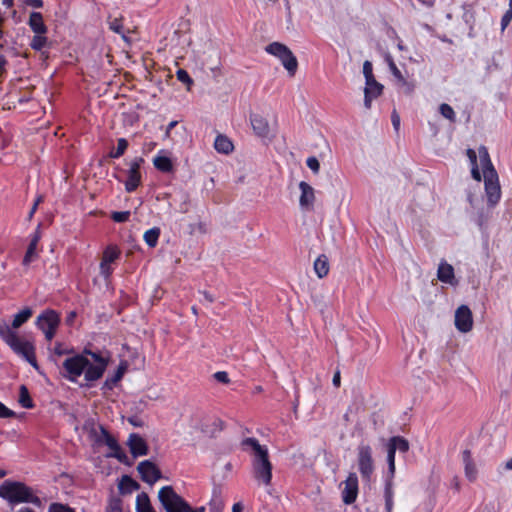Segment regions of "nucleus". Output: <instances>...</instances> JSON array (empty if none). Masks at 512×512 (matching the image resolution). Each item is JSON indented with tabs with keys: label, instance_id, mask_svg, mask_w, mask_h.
I'll return each mask as SVG.
<instances>
[{
	"label": "nucleus",
	"instance_id": "1",
	"mask_svg": "<svg viewBox=\"0 0 512 512\" xmlns=\"http://www.w3.org/2000/svg\"><path fill=\"white\" fill-rule=\"evenodd\" d=\"M108 363L109 358L85 348L82 353L74 354L64 360L63 376L71 382H76L84 374L85 380L92 383L102 378Z\"/></svg>",
	"mask_w": 512,
	"mask_h": 512
},
{
	"label": "nucleus",
	"instance_id": "2",
	"mask_svg": "<svg viewBox=\"0 0 512 512\" xmlns=\"http://www.w3.org/2000/svg\"><path fill=\"white\" fill-rule=\"evenodd\" d=\"M240 445L243 451L251 452L252 472L255 480L265 486L271 485L273 465L269 458L268 448L261 445L254 437L244 438Z\"/></svg>",
	"mask_w": 512,
	"mask_h": 512
},
{
	"label": "nucleus",
	"instance_id": "3",
	"mask_svg": "<svg viewBox=\"0 0 512 512\" xmlns=\"http://www.w3.org/2000/svg\"><path fill=\"white\" fill-rule=\"evenodd\" d=\"M0 498L7 501L11 510L17 504L31 503L37 507H40L42 502L41 499L35 495L33 489L26 485L24 482L5 480L0 485Z\"/></svg>",
	"mask_w": 512,
	"mask_h": 512
},
{
	"label": "nucleus",
	"instance_id": "4",
	"mask_svg": "<svg viewBox=\"0 0 512 512\" xmlns=\"http://www.w3.org/2000/svg\"><path fill=\"white\" fill-rule=\"evenodd\" d=\"M0 338L31 366L35 369L39 368L33 343L27 340H22L6 322H0Z\"/></svg>",
	"mask_w": 512,
	"mask_h": 512
},
{
	"label": "nucleus",
	"instance_id": "5",
	"mask_svg": "<svg viewBox=\"0 0 512 512\" xmlns=\"http://www.w3.org/2000/svg\"><path fill=\"white\" fill-rule=\"evenodd\" d=\"M265 51L277 57L291 76L295 75L298 68V61L286 45L280 42H272L265 47Z\"/></svg>",
	"mask_w": 512,
	"mask_h": 512
},
{
	"label": "nucleus",
	"instance_id": "6",
	"mask_svg": "<svg viewBox=\"0 0 512 512\" xmlns=\"http://www.w3.org/2000/svg\"><path fill=\"white\" fill-rule=\"evenodd\" d=\"M158 499L166 512H185L189 508V503L169 485L159 490Z\"/></svg>",
	"mask_w": 512,
	"mask_h": 512
},
{
	"label": "nucleus",
	"instance_id": "7",
	"mask_svg": "<svg viewBox=\"0 0 512 512\" xmlns=\"http://www.w3.org/2000/svg\"><path fill=\"white\" fill-rule=\"evenodd\" d=\"M35 324L44 333L46 340L51 341L60 324V316L55 310L46 309L37 317Z\"/></svg>",
	"mask_w": 512,
	"mask_h": 512
},
{
	"label": "nucleus",
	"instance_id": "8",
	"mask_svg": "<svg viewBox=\"0 0 512 512\" xmlns=\"http://www.w3.org/2000/svg\"><path fill=\"white\" fill-rule=\"evenodd\" d=\"M357 465L363 481L370 482L374 473V460L370 445L360 444L357 447Z\"/></svg>",
	"mask_w": 512,
	"mask_h": 512
},
{
	"label": "nucleus",
	"instance_id": "9",
	"mask_svg": "<svg viewBox=\"0 0 512 512\" xmlns=\"http://www.w3.org/2000/svg\"><path fill=\"white\" fill-rule=\"evenodd\" d=\"M483 177L488 203L493 206L497 204L501 198V188L497 171L490 169L488 172H485Z\"/></svg>",
	"mask_w": 512,
	"mask_h": 512
},
{
	"label": "nucleus",
	"instance_id": "10",
	"mask_svg": "<svg viewBox=\"0 0 512 512\" xmlns=\"http://www.w3.org/2000/svg\"><path fill=\"white\" fill-rule=\"evenodd\" d=\"M121 256V250L116 245H108L103 253L99 265L100 274L104 279H109L112 275L114 268L112 263L117 261Z\"/></svg>",
	"mask_w": 512,
	"mask_h": 512
},
{
	"label": "nucleus",
	"instance_id": "11",
	"mask_svg": "<svg viewBox=\"0 0 512 512\" xmlns=\"http://www.w3.org/2000/svg\"><path fill=\"white\" fill-rule=\"evenodd\" d=\"M143 164L144 159L142 157H135L131 160L127 171V180L124 183L125 190L128 193L134 192L140 186L142 181L140 168Z\"/></svg>",
	"mask_w": 512,
	"mask_h": 512
},
{
	"label": "nucleus",
	"instance_id": "12",
	"mask_svg": "<svg viewBox=\"0 0 512 512\" xmlns=\"http://www.w3.org/2000/svg\"><path fill=\"white\" fill-rule=\"evenodd\" d=\"M103 439L107 447L111 450L108 457L116 458L120 463L131 466L132 461L119 445L117 439L109 433L105 428H101Z\"/></svg>",
	"mask_w": 512,
	"mask_h": 512
},
{
	"label": "nucleus",
	"instance_id": "13",
	"mask_svg": "<svg viewBox=\"0 0 512 512\" xmlns=\"http://www.w3.org/2000/svg\"><path fill=\"white\" fill-rule=\"evenodd\" d=\"M137 471L141 480L150 485H153L162 477L161 470L150 460L141 461L137 466Z\"/></svg>",
	"mask_w": 512,
	"mask_h": 512
},
{
	"label": "nucleus",
	"instance_id": "14",
	"mask_svg": "<svg viewBox=\"0 0 512 512\" xmlns=\"http://www.w3.org/2000/svg\"><path fill=\"white\" fill-rule=\"evenodd\" d=\"M455 326L463 333H467L472 330L473 317L470 308L466 305H461L455 312Z\"/></svg>",
	"mask_w": 512,
	"mask_h": 512
},
{
	"label": "nucleus",
	"instance_id": "15",
	"mask_svg": "<svg viewBox=\"0 0 512 512\" xmlns=\"http://www.w3.org/2000/svg\"><path fill=\"white\" fill-rule=\"evenodd\" d=\"M42 224L39 223L35 231L30 235V242L22 260V265L28 267L37 257V247L42 237Z\"/></svg>",
	"mask_w": 512,
	"mask_h": 512
},
{
	"label": "nucleus",
	"instance_id": "16",
	"mask_svg": "<svg viewBox=\"0 0 512 512\" xmlns=\"http://www.w3.org/2000/svg\"><path fill=\"white\" fill-rule=\"evenodd\" d=\"M344 489L342 490V501L350 505L356 501L358 496V477L356 473L351 472L344 481Z\"/></svg>",
	"mask_w": 512,
	"mask_h": 512
},
{
	"label": "nucleus",
	"instance_id": "17",
	"mask_svg": "<svg viewBox=\"0 0 512 512\" xmlns=\"http://www.w3.org/2000/svg\"><path fill=\"white\" fill-rule=\"evenodd\" d=\"M130 453L134 458L145 456L149 453L146 440L138 433H131L127 440Z\"/></svg>",
	"mask_w": 512,
	"mask_h": 512
},
{
	"label": "nucleus",
	"instance_id": "18",
	"mask_svg": "<svg viewBox=\"0 0 512 512\" xmlns=\"http://www.w3.org/2000/svg\"><path fill=\"white\" fill-rule=\"evenodd\" d=\"M301 195L299 198V205L301 209L312 211L314 209L315 191L314 188L305 181L299 183Z\"/></svg>",
	"mask_w": 512,
	"mask_h": 512
},
{
	"label": "nucleus",
	"instance_id": "19",
	"mask_svg": "<svg viewBox=\"0 0 512 512\" xmlns=\"http://www.w3.org/2000/svg\"><path fill=\"white\" fill-rule=\"evenodd\" d=\"M250 123L254 133L260 138H267L270 134L268 120L260 114H251Z\"/></svg>",
	"mask_w": 512,
	"mask_h": 512
},
{
	"label": "nucleus",
	"instance_id": "20",
	"mask_svg": "<svg viewBox=\"0 0 512 512\" xmlns=\"http://www.w3.org/2000/svg\"><path fill=\"white\" fill-rule=\"evenodd\" d=\"M382 91L383 85L377 82L375 78L372 83L370 81H366V86L364 89V105L367 109L371 108L373 99L379 97L382 94Z\"/></svg>",
	"mask_w": 512,
	"mask_h": 512
},
{
	"label": "nucleus",
	"instance_id": "21",
	"mask_svg": "<svg viewBox=\"0 0 512 512\" xmlns=\"http://www.w3.org/2000/svg\"><path fill=\"white\" fill-rule=\"evenodd\" d=\"M462 460L464 463L465 476L470 482H474L477 478V468L472 459L471 451L466 449L462 452Z\"/></svg>",
	"mask_w": 512,
	"mask_h": 512
},
{
	"label": "nucleus",
	"instance_id": "22",
	"mask_svg": "<svg viewBox=\"0 0 512 512\" xmlns=\"http://www.w3.org/2000/svg\"><path fill=\"white\" fill-rule=\"evenodd\" d=\"M28 25L35 34H46L48 31L40 12H32L30 14Z\"/></svg>",
	"mask_w": 512,
	"mask_h": 512
},
{
	"label": "nucleus",
	"instance_id": "23",
	"mask_svg": "<svg viewBox=\"0 0 512 512\" xmlns=\"http://www.w3.org/2000/svg\"><path fill=\"white\" fill-rule=\"evenodd\" d=\"M438 279L446 284H453L455 280L454 268L452 265L448 264L446 261H442L439 264L437 270Z\"/></svg>",
	"mask_w": 512,
	"mask_h": 512
},
{
	"label": "nucleus",
	"instance_id": "24",
	"mask_svg": "<svg viewBox=\"0 0 512 512\" xmlns=\"http://www.w3.org/2000/svg\"><path fill=\"white\" fill-rule=\"evenodd\" d=\"M330 270L329 260L325 254L319 255L314 261V271L319 278H324Z\"/></svg>",
	"mask_w": 512,
	"mask_h": 512
},
{
	"label": "nucleus",
	"instance_id": "25",
	"mask_svg": "<svg viewBox=\"0 0 512 512\" xmlns=\"http://www.w3.org/2000/svg\"><path fill=\"white\" fill-rule=\"evenodd\" d=\"M214 148L219 153L229 154L233 151L234 146L227 136L220 134L215 138Z\"/></svg>",
	"mask_w": 512,
	"mask_h": 512
},
{
	"label": "nucleus",
	"instance_id": "26",
	"mask_svg": "<svg viewBox=\"0 0 512 512\" xmlns=\"http://www.w3.org/2000/svg\"><path fill=\"white\" fill-rule=\"evenodd\" d=\"M33 315V310L30 307H25L17 314L14 315L11 329H17L21 327L24 323H26Z\"/></svg>",
	"mask_w": 512,
	"mask_h": 512
},
{
	"label": "nucleus",
	"instance_id": "27",
	"mask_svg": "<svg viewBox=\"0 0 512 512\" xmlns=\"http://www.w3.org/2000/svg\"><path fill=\"white\" fill-rule=\"evenodd\" d=\"M136 512H156L151 505V501L147 493L141 492L137 495Z\"/></svg>",
	"mask_w": 512,
	"mask_h": 512
},
{
	"label": "nucleus",
	"instance_id": "28",
	"mask_svg": "<svg viewBox=\"0 0 512 512\" xmlns=\"http://www.w3.org/2000/svg\"><path fill=\"white\" fill-rule=\"evenodd\" d=\"M153 164L157 170L163 173H170L173 171V163L167 156L157 155L153 159Z\"/></svg>",
	"mask_w": 512,
	"mask_h": 512
},
{
	"label": "nucleus",
	"instance_id": "29",
	"mask_svg": "<svg viewBox=\"0 0 512 512\" xmlns=\"http://www.w3.org/2000/svg\"><path fill=\"white\" fill-rule=\"evenodd\" d=\"M139 488V483L135 481L133 478H131L128 475L122 476L119 483V490L122 494L131 493L132 491L138 490Z\"/></svg>",
	"mask_w": 512,
	"mask_h": 512
},
{
	"label": "nucleus",
	"instance_id": "30",
	"mask_svg": "<svg viewBox=\"0 0 512 512\" xmlns=\"http://www.w3.org/2000/svg\"><path fill=\"white\" fill-rule=\"evenodd\" d=\"M393 481L391 479L385 480V487H384V498H385V509L386 512H392L393 509Z\"/></svg>",
	"mask_w": 512,
	"mask_h": 512
},
{
	"label": "nucleus",
	"instance_id": "31",
	"mask_svg": "<svg viewBox=\"0 0 512 512\" xmlns=\"http://www.w3.org/2000/svg\"><path fill=\"white\" fill-rule=\"evenodd\" d=\"M161 234V230L159 227H153L145 231L143 235V239L145 243L150 247L154 248L158 244V240Z\"/></svg>",
	"mask_w": 512,
	"mask_h": 512
},
{
	"label": "nucleus",
	"instance_id": "32",
	"mask_svg": "<svg viewBox=\"0 0 512 512\" xmlns=\"http://www.w3.org/2000/svg\"><path fill=\"white\" fill-rule=\"evenodd\" d=\"M389 447H395V451H400L401 453H406L409 450V442L402 436H393L389 439L388 442Z\"/></svg>",
	"mask_w": 512,
	"mask_h": 512
},
{
	"label": "nucleus",
	"instance_id": "33",
	"mask_svg": "<svg viewBox=\"0 0 512 512\" xmlns=\"http://www.w3.org/2000/svg\"><path fill=\"white\" fill-rule=\"evenodd\" d=\"M127 369L126 363H121L117 370L115 371L114 375L111 377H108L105 381V385L109 388H112L115 386L124 376Z\"/></svg>",
	"mask_w": 512,
	"mask_h": 512
},
{
	"label": "nucleus",
	"instance_id": "34",
	"mask_svg": "<svg viewBox=\"0 0 512 512\" xmlns=\"http://www.w3.org/2000/svg\"><path fill=\"white\" fill-rule=\"evenodd\" d=\"M128 146H129V143H128L127 139L119 138L117 140V147L115 149H112L108 153V156L112 159H119L120 157H122L124 155Z\"/></svg>",
	"mask_w": 512,
	"mask_h": 512
},
{
	"label": "nucleus",
	"instance_id": "35",
	"mask_svg": "<svg viewBox=\"0 0 512 512\" xmlns=\"http://www.w3.org/2000/svg\"><path fill=\"white\" fill-rule=\"evenodd\" d=\"M395 447H389L387 445V463H388V473L386 479H391L393 481L395 475Z\"/></svg>",
	"mask_w": 512,
	"mask_h": 512
},
{
	"label": "nucleus",
	"instance_id": "36",
	"mask_svg": "<svg viewBox=\"0 0 512 512\" xmlns=\"http://www.w3.org/2000/svg\"><path fill=\"white\" fill-rule=\"evenodd\" d=\"M19 403L22 407L27 409H31L34 407L33 400L30 397L29 391L25 385L20 386Z\"/></svg>",
	"mask_w": 512,
	"mask_h": 512
},
{
	"label": "nucleus",
	"instance_id": "37",
	"mask_svg": "<svg viewBox=\"0 0 512 512\" xmlns=\"http://www.w3.org/2000/svg\"><path fill=\"white\" fill-rule=\"evenodd\" d=\"M479 157H480V161L482 164L483 175L485 174V172H488V170L495 169L491 162V159H490V156H489V153H488V150L486 147L481 146L479 148Z\"/></svg>",
	"mask_w": 512,
	"mask_h": 512
},
{
	"label": "nucleus",
	"instance_id": "38",
	"mask_svg": "<svg viewBox=\"0 0 512 512\" xmlns=\"http://www.w3.org/2000/svg\"><path fill=\"white\" fill-rule=\"evenodd\" d=\"M479 157H480V161L482 164L483 175L485 174V172H488V170L495 169L491 162V159H490V156H489V153H488V150L486 147L481 146L479 148Z\"/></svg>",
	"mask_w": 512,
	"mask_h": 512
},
{
	"label": "nucleus",
	"instance_id": "39",
	"mask_svg": "<svg viewBox=\"0 0 512 512\" xmlns=\"http://www.w3.org/2000/svg\"><path fill=\"white\" fill-rule=\"evenodd\" d=\"M48 39L45 34H35L30 42V47L35 51H41L47 46Z\"/></svg>",
	"mask_w": 512,
	"mask_h": 512
},
{
	"label": "nucleus",
	"instance_id": "40",
	"mask_svg": "<svg viewBox=\"0 0 512 512\" xmlns=\"http://www.w3.org/2000/svg\"><path fill=\"white\" fill-rule=\"evenodd\" d=\"M109 29L113 32L122 35V38L126 40V36L124 35V26H123V18H114L109 21Z\"/></svg>",
	"mask_w": 512,
	"mask_h": 512
},
{
	"label": "nucleus",
	"instance_id": "41",
	"mask_svg": "<svg viewBox=\"0 0 512 512\" xmlns=\"http://www.w3.org/2000/svg\"><path fill=\"white\" fill-rule=\"evenodd\" d=\"M439 112L444 118L448 119L449 121H451V122L456 121V114H455L453 108L449 104L442 103L439 106Z\"/></svg>",
	"mask_w": 512,
	"mask_h": 512
},
{
	"label": "nucleus",
	"instance_id": "42",
	"mask_svg": "<svg viewBox=\"0 0 512 512\" xmlns=\"http://www.w3.org/2000/svg\"><path fill=\"white\" fill-rule=\"evenodd\" d=\"M130 215V211H113L110 214V218L116 223H124L129 220Z\"/></svg>",
	"mask_w": 512,
	"mask_h": 512
},
{
	"label": "nucleus",
	"instance_id": "43",
	"mask_svg": "<svg viewBox=\"0 0 512 512\" xmlns=\"http://www.w3.org/2000/svg\"><path fill=\"white\" fill-rule=\"evenodd\" d=\"M48 512H76L67 504L53 502L48 507Z\"/></svg>",
	"mask_w": 512,
	"mask_h": 512
},
{
	"label": "nucleus",
	"instance_id": "44",
	"mask_svg": "<svg viewBox=\"0 0 512 512\" xmlns=\"http://www.w3.org/2000/svg\"><path fill=\"white\" fill-rule=\"evenodd\" d=\"M388 64H389V68H390V71L393 74V76L398 81L402 82L403 84H407V81L405 80V78L402 75L401 71L398 69V67L396 66V64L394 63V61H393V59L391 57H388Z\"/></svg>",
	"mask_w": 512,
	"mask_h": 512
},
{
	"label": "nucleus",
	"instance_id": "45",
	"mask_svg": "<svg viewBox=\"0 0 512 512\" xmlns=\"http://www.w3.org/2000/svg\"><path fill=\"white\" fill-rule=\"evenodd\" d=\"M363 74L365 77V82L370 81L372 83V81H374L375 77L373 75V66H372V63L368 60H366L363 63Z\"/></svg>",
	"mask_w": 512,
	"mask_h": 512
},
{
	"label": "nucleus",
	"instance_id": "46",
	"mask_svg": "<svg viewBox=\"0 0 512 512\" xmlns=\"http://www.w3.org/2000/svg\"><path fill=\"white\" fill-rule=\"evenodd\" d=\"M176 77L180 82L187 84L188 86L193 84L192 78L190 77L189 73L184 69L177 70Z\"/></svg>",
	"mask_w": 512,
	"mask_h": 512
},
{
	"label": "nucleus",
	"instance_id": "47",
	"mask_svg": "<svg viewBox=\"0 0 512 512\" xmlns=\"http://www.w3.org/2000/svg\"><path fill=\"white\" fill-rule=\"evenodd\" d=\"M53 352L57 356L69 355V354L73 353V349L67 348L64 344H62L60 342H56Z\"/></svg>",
	"mask_w": 512,
	"mask_h": 512
},
{
	"label": "nucleus",
	"instance_id": "48",
	"mask_svg": "<svg viewBox=\"0 0 512 512\" xmlns=\"http://www.w3.org/2000/svg\"><path fill=\"white\" fill-rule=\"evenodd\" d=\"M307 166L313 171L314 174H317L320 170V163L318 159L314 156L308 157L306 160Z\"/></svg>",
	"mask_w": 512,
	"mask_h": 512
},
{
	"label": "nucleus",
	"instance_id": "49",
	"mask_svg": "<svg viewBox=\"0 0 512 512\" xmlns=\"http://www.w3.org/2000/svg\"><path fill=\"white\" fill-rule=\"evenodd\" d=\"M15 412L8 407H6L1 401H0V418L6 419V418H13L15 417Z\"/></svg>",
	"mask_w": 512,
	"mask_h": 512
},
{
	"label": "nucleus",
	"instance_id": "50",
	"mask_svg": "<svg viewBox=\"0 0 512 512\" xmlns=\"http://www.w3.org/2000/svg\"><path fill=\"white\" fill-rule=\"evenodd\" d=\"M107 512H122V501L120 499H113L109 503Z\"/></svg>",
	"mask_w": 512,
	"mask_h": 512
},
{
	"label": "nucleus",
	"instance_id": "51",
	"mask_svg": "<svg viewBox=\"0 0 512 512\" xmlns=\"http://www.w3.org/2000/svg\"><path fill=\"white\" fill-rule=\"evenodd\" d=\"M8 60L4 55H0V79H4L7 75Z\"/></svg>",
	"mask_w": 512,
	"mask_h": 512
},
{
	"label": "nucleus",
	"instance_id": "52",
	"mask_svg": "<svg viewBox=\"0 0 512 512\" xmlns=\"http://www.w3.org/2000/svg\"><path fill=\"white\" fill-rule=\"evenodd\" d=\"M214 378L223 384H228L230 382L228 373L225 371H218L214 374Z\"/></svg>",
	"mask_w": 512,
	"mask_h": 512
},
{
	"label": "nucleus",
	"instance_id": "53",
	"mask_svg": "<svg viewBox=\"0 0 512 512\" xmlns=\"http://www.w3.org/2000/svg\"><path fill=\"white\" fill-rule=\"evenodd\" d=\"M512 20V11L507 10L501 18V27L504 30Z\"/></svg>",
	"mask_w": 512,
	"mask_h": 512
},
{
	"label": "nucleus",
	"instance_id": "54",
	"mask_svg": "<svg viewBox=\"0 0 512 512\" xmlns=\"http://www.w3.org/2000/svg\"><path fill=\"white\" fill-rule=\"evenodd\" d=\"M391 121H392V125L394 127V129L396 131L399 130V127H400V116L398 115V113L396 112V110H394L392 112V115H391Z\"/></svg>",
	"mask_w": 512,
	"mask_h": 512
},
{
	"label": "nucleus",
	"instance_id": "55",
	"mask_svg": "<svg viewBox=\"0 0 512 512\" xmlns=\"http://www.w3.org/2000/svg\"><path fill=\"white\" fill-rule=\"evenodd\" d=\"M466 154H467V157L469 158L471 166L478 165L477 164V155L473 149H471V148L467 149Z\"/></svg>",
	"mask_w": 512,
	"mask_h": 512
},
{
	"label": "nucleus",
	"instance_id": "56",
	"mask_svg": "<svg viewBox=\"0 0 512 512\" xmlns=\"http://www.w3.org/2000/svg\"><path fill=\"white\" fill-rule=\"evenodd\" d=\"M471 175H472V178L478 182L481 181L482 179V175L480 173V170L478 168V165H473L471 166Z\"/></svg>",
	"mask_w": 512,
	"mask_h": 512
},
{
	"label": "nucleus",
	"instance_id": "57",
	"mask_svg": "<svg viewBox=\"0 0 512 512\" xmlns=\"http://www.w3.org/2000/svg\"><path fill=\"white\" fill-rule=\"evenodd\" d=\"M24 4L33 8H42L43 0H24Z\"/></svg>",
	"mask_w": 512,
	"mask_h": 512
},
{
	"label": "nucleus",
	"instance_id": "58",
	"mask_svg": "<svg viewBox=\"0 0 512 512\" xmlns=\"http://www.w3.org/2000/svg\"><path fill=\"white\" fill-rule=\"evenodd\" d=\"M332 382H333V385L335 387H339L340 386V383H341V376H340V371H336L334 376H333V379H332Z\"/></svg>",
	"mask_w": 512,
	"mask_h": 512
},
{
	"label": "nucleus",
	"instance_id": "59",
	"mask_svg": "<svg viewBox=\"0 0 512 512\" xmlns=\"http://www.w3.org/2000/svg\"><path fill=\"white\" fill-rule=\"evenodd\" d=\"M177 124H178V121L174 120V121H171V122L167 125V127H166V131H165V134H166V136H167V137H169V136H170V133H171L172 129H173L174 127H176V125H177Z\"/></svg>",
	"mask_w": 512,
	"mask_h": 512
},
{
	"label": "nucleus",
	"instance_id": "60",
	"mask_svg": "<svg viewBox=\"0 0 512 512\" xmlns=\"http://www.w3.org/2000/svg\"><path fill=\"white\" fill-rule=\"evenodd\" d=\"M243 511V505L241 502L234 503L232 507V512H242Z\"/></svg>",
	"mask_w": 512,
	"mask_h": 512
},
{
	"label": "nucleus",
	"instance_id": "61",
	"mask_svg": "<svg viewBox=\"0 0 512 512\" xmlns=\"http://www.w3.org/2000/svg\"><path fill=\"white\" fill-rule=\"evenodd\" d=\"M185 512H205V507L201 506V507H197V508H192L189 505V508H187Z\"/></svg>",
	"mask_w": 512,
	"mask_h": 512
},
{
	"label": "nucleus",
	"instance_id": "62",
	"mask_svg": "<svg viewBox=\"0 0 512 512\" xmlns=\"http://www.w3.org/2000/svg\"><path fill=\"white\" fill-rule=\"evenodd\" d=\"M204 296V298L209 302V303H213L214 302V297L212 294H210L209 292L207 291H203L201 292Z\"/></svg>",
	"mask_w": 512,
	"mask_h": 512
},
{
	"label": "nucleus",
	"instance_id": "63",
	"mask_svg": "<svg viewBox=\"0 0 512 512\" xmlns=\"http://www.w3.org/2000/svg\"><path fill=\"white\" fill-rule=\"evenodd\" d=\"M37 210V203H34L33 206L31 207L30 211H29V214H28V219H32L33 215L35 214Z\"/></svg>",
	"mask_w": 512,
	"mask_h": 512
},
{
	"label": "nucleus",
	"instance_id": "64",
	"mask_svg": "<svg viewBox=\"0 0 512 512\" xmlns=\"http://www.w3.org/2000/svg\"><path fill=\"white\" fill-rule=\"evenodd\" d=\"M14 512H35L32 508L24 506Z\"/></svg>",
	"mask_w": 512,
	"mask_h": 512
}]
</instances>
